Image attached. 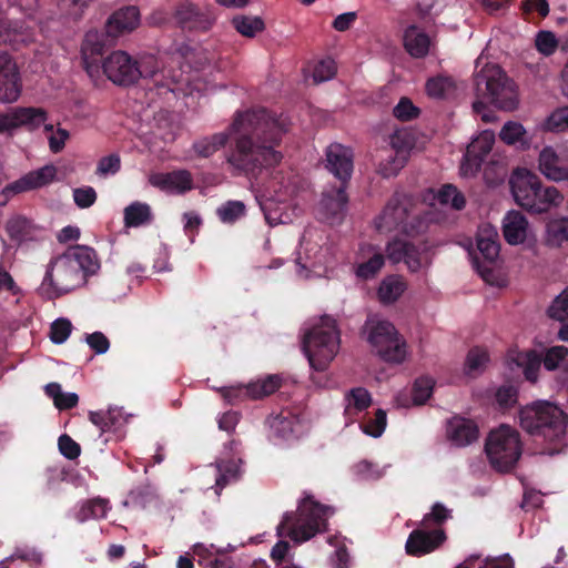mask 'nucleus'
Listing matches in <instances>:
<instances>
[{
	"label": "nucleus",
	"instance_id": "1",
	"mask_svg": "<svg viewBox=\"0 0 568 568\" xmlns=\"http://www.w3.org/2000/svg\"><path fill=\"white\" fill-rule=\"evenodd\" d=\"M290 122L283 114L265 108L237 111L227 132H220L194 141L193 150L201 158H210L224 148L230 135H235L227 163L257 186L277 191L273 180L280 174L276 166L283 154L276 148L288 131Z\"/></svg>",
	"mask_w": 568,
	"mask_h": 568
},
{
	"label": "nucleus",
	"instance_id": "2",
	"mask_svg": "<svg viewBox=\"0 0 568 568\" xmlns=\"http://www.w3.org/2000/svg\"><path fill=\"white\" fill-rule=\"evenodd\" d=\"M100 262L97 252L84 245L69 247L51 260L39 292L48 300H55L83 286L97 273Z\"/></svg>",
	"mask_w": 568,
	"mask_h": 568
},
{
	"label": "nucleus",
	"instance_id": "3",
	"mask_svg": "<svg viewBox=\"0 0 568 568\" xmlns=\"http://www.w3.org/2000/svg\"><path fill=\"white\" fill-rule=\"evenodd\" d=\"M509 185L517 205L532 214L549 212L564 201L557 187L545 186L536 173L525 168H517L511 173Z\"/></svg>",
	"mask_w": 568,
	"mask_h": 568
},
{
	"label": "nucleus",
	"instance_id": "4",
	"mask_svg": "<svg viewBox=\"0 0 568 568\" xmlns=\"http://www.w3.org/2000/svg\"><path fill=\"white\" fill-rule=\"evenodd\" d=\"M329 507L305 494L297 506V511H287L277 526L280 536L286 535L295 542H304L325 531Z\"/></svg>",
	"mask_w": 568,
	"mask_h": 568
},
{
	"label": "nucleus",
	"instance_id": "5",
	"mask_svg": "<svg viewBox=\"0 0 568 568\" xmlns=\"http://www.w3.org/2000/svg\"><path fill=\"white\" fill-rule=\"evenodd\" d=\"M520 427L532 436H540L556 446L564 445L567 416L557 405L539 400L520 409Z\"/></svg>",
	"mask_w": 568,
	"mask_h": 568
},
{
	"label": "nucleus",
	"instance_id": "6",
	"mask_svg": "<svg viewBox=\"0 0 568 568\" xmlns=\"http://www.w3.org/2000/svg\"><path fill=\"white\" fill-rule=\"evenodd\" d=\"M102 71L115 85L130 87L139 79L153 78L160 70L158 59L152 55L134 59L128 52L118 50L102 60Z\"/></svg>",
	"mask_w": 568,
	"mask_h": 568
},
{
	"label": "nucleus",
	"instance_id": "7",
	"mask_svg": "<svg viewBox=\"0 0 568 568\" xmlns=\"http://www.w3.org/2000/svg\"><path fill=\"white\" fill-rule=\"evenodd\" d=\"M302 348L311 367L317 372H324L339 349L336 321L329 316H323L321 322L304 335Z\"/></svg>",
	"mask_w": 568,
	"mask_h": 568
},
{
	"label": "nucleus",
	"instance_id": "8",
	"mask_svg": "<svg viewBox=\"0 0 568 568\" xmlns=\"http://www.w3.org/2000/svg\"><path fill=\"white\" fill-rule=\"evenodd\" d=\"M363 334L366 335L367 342L383 361L395 364L405 361L406 342L390 322L369 316L363 326Z\"/></svg>",
	"mask_w": 568,
	"mask_h": 568
},
{
	"label": "nucleus",
	"instance_id": "9",
	"mask_svg": "<svg viewBox=\"0 0 568 568\" xmlns=\"http://www.w3.org/2000/svg\"><path fill=\"white\" fill-rule=\"evenodd\" d=\"M478 97L487 99L500 110L511 111L517 106L513 81L499 65H487L475 75Z\"/></svg>",
	"mask_w": 568,
	"mask_h": 568
},
{
	"label": "nucleus",
	"instance_id": "10",
	"mask_svg": "<svg viewBox=\"0 0 568 568\" xmlns=\"http://www.w3.org/2000/svg\"><path fill=\"white\" fill-rule=\"evenodd\" d=\"M485 452L490 465L498 471L511 470L523 453V444L517 429L509 425H500L490 430Z\"/></svg>",
	"mask_w": 568,
	"mask_h": 568
},
{
	"label": "nucleus",
	"instance_id": "11",
	"mask_svg": "<svg viewBox=\"0 0 568 568\" xmlns=\"http://www.w3.org/2000/svg\"><path fill=\"white\" fill-rule=\"evenodd\" d=\"M424 220L418 211V204L412 195L395 193L387 202L378 217V229L387 231L418 232Z\"/></svg>",
	"mask_w": 568,
	"mask_h": 568
},
{
	"label": "nucleus",
	"instance_id": "12",
	"mask_svg": "<svg viewBox=\"0 0 568 568\" xmlns=\"http://www.w3.org/2000/svg\"><path fill=\"white\" fill-rule=\"evenodd\" d=\"M387 257L393 263L404 262L410 272H418L432 262L430 246L427 242L417 244L395 239L386 246Z\"/></svg>",
	"mask_w": 568,
	"mask_h": 568
},
{
	"label": "nucleus",
	"instance_id": "13",
	"mask_svg": "<svg viewBox=\"0 0 568 568\" xmlns=\"http://www.w3.org/2000/svg\"><path fill=\"white\" fill-rule=\"evenodd\" d=\"M282 379L277 375H268L263 379L251 382L247 385L224 387L221 389L223 397L231 404L251 398L261 399L275 393L281 387Z\"/></svg>",
	"mask_w": 568,
	"mask_h": 568
},
{
	"label": "nucleus",
	"instance_id": "14",
	"mask_svg": "<svg viewBox=\"0 0 568 568\" xmlns=\"http://www.w3.org/2000/svg\"><path fill=\"white\" fill-rule=\"evenodd\" d=\"M346 187V184H339L323 192L317 207L322 221L329 225H338L344 221L348 207Z\"/></svg>",
	"mask_w": 568,
	"mask_h": 568
},
{
	"label": "nucleus",
	"instance_id": "15",
	"mask_svg": "<svg viewBox=\"0 0 568 568\" xmlns=\"http://www.w3.org/2000/svg\"><path fill=\"white\" fill-rule=\"evenodd\" d=\"M495 143V134L491 131L481 132L467 146L460 164L463 176H474L480 170L485 159L489 155Z\"/></svg>",
	"mask_w": 568,
	"mask_h": 568
},
{
	"label": "nucleus",
	"instance_id": "16",
	"mask_svg": "<svg viewBox=\"0 0 568 568\" xmlns=\"http://www.w3.org/2000/svg\"><path fill=\"white\" fill-rule=\"evenodd\" d=\"M389 144L394 151L387 159V163L381 165V173L385 178L396 175L404 168L409 151L414 146V139L406 130H396L389 136Z\"/></svg>",
	"mask_w": 568,
	"mask_h": 568
},
{
	"label": "nucleus",
	"instance_id": "17",
	"mask_svg": "<svg viewBox=\"0 0 568 568\" xmlns=\"http://www.w3.org/2000/svg\"><path fill=\"white\" fill-rule=\"evenodd\" d=\"M47 120V112L42 108H14L11 112L0 114V132H8L12 129L26 126L34 130Z\"/></svg>",
	"mask_w": 568,
	"mask_h": 568
},
{
	"label": "nucleus",
	"instance_id": "18",
	"mask_svg": "<svg viewBox=\"0 0 568 568\" xmlns=\"http://www.w3.org/2000/svg\"><path fill=\"white\" fill-rule=\"evenodd\" d=\"M445 540L446 534L443 529L426 530L418 528L409 534L405 550L409 556L420 557L439 548Z\"/></svg>",
	"mask_w": 568,
	"mask_h": 568
},
{
	"label": "nucleus",
	"instance_id": "19",
	"mask_svg": "<svg viewBox=\"0 0 568 568\" xmlns=\"http://www.w3.org/2000/svg\"><path fill=\"white\" fill-rule=\"evenodd\" d=\"M21 94L20 75L16 62L0 51V101L14 102Z\"/></svg>",
	"mask_w": 568,
	"mask_h": 568
},
{
	"label": "nucleus",
	"instance_id": "20",
	"mask_svg": "<svg viewBox=\"0 0 568 568\" xmlns=\"http://www.w3.org/2000/svg\"><path fill=\"white\" fill-rule=\"evenodd\" d=\"M326 169L336 176L341 184L348 185L353 173V152L339 143H332L326 149Z\"/></svg>",
	"mask_w": 568,
	"mask_h": 568
},
{
	"label": "nucleus",
	"instance_id": "21",
	"mask_svg": "<svg viewBox=\"0 0 568 568\" xmlns=\"http://www.w3.org/2000/svg\"><path fill=\"white\" fill-rule=\"evenodd\" d=\"M174 17L178 24L189 31H207L214 21L207 11L189 1L176 7Z\"/></svg>",
	"mask_w": 568,
	"mask_h": 568
},
{
	"label": "nucleus",
	"instance_id": "22",
	"mask_svg": "<svg viewBox=\"0 0 568 568\" xmlns=\"http://www.w3.org/2000/svg\"><path fill=\"white\" fill-rule=\"evenodd\" d=\"M540 172L549 180L559 182L568 180V154L557 152L550 146L545 148L538 159Z\"/></svg>",
	"mask_w": 568,
	"mask_h": 568
},
{
	"label": "nucleus",
	"instance_id": "23",
	"mask_svg": "<svg viewBox=\"0 0 568 568\" xmlns=\"http://www.w3.org/2000/svg\"><path fill=\"white\" fill-rule=\"evenodd\" d=\"M140 22V11L135 6H126L114 11L105 22V36L115 39L132 32Z\"/></svg>",
	"mask_w": 568,
	"mask_h": 568
},
{
	"label": "nucleus",
	"instance_id": "24",
	"mask_svg": "<svg viewBox=\"0 0 568 568\" xmlns=\"http://www.w3.org/2000/svg\"><path fill=\"white\" fill-rule=\"evenodd\" d=\"M57 175V169L52 164L44 165L38 170L31 171L26 175L21 176L19 180L9 183L7 187V193H10L12 196L28 192L31 190H36L42 187L54 180Z\"/></svg>",
	"mask_w": 568,
	"mask_h": 568
},
{
	"label": "nucleus",
	"instance_id": "25",
	"mask_svg": "<svg viewBox=\"0 0 568 568\" xmlns=\"http://www.w3.org/2000/svg\"><path fill=\"white\" fill-rule=\"evenodd\" d=\"M57 175V169L52 164L44 165L38 170L31 171L26 175L21 176L19 180L9 183L7 187V193H10L12 196L28 192L31 190H36L42 187L54 180Z\"/></svg>",
	"mask_w": 568,
	"mask_h": 568
},
{
	"label": "nucleus",
	"instance_id": "26",
	"mask_svg": "<svg viewBox=\"0 0 568 568\" xmlns=\"http://www.w3.org/2000/svg\"><path fill=\"white\" fill-rule=\"evenodd\" d=\"M152 186L164 192L183 194L193 187V179L187 170H175L168 173H153L149 178Z\"/></svg>",
	"mask_w": 568,
	"mask_h": 568
},
{
	"label": "nucleus",
	"instance_id": "27",
	"mask_svg": "<svg viewBox=\"0 0 568 568\" xmlns=\"http://www.w3.org/2000/svg\"><path fill=\"white\" fill-rule=\"evenodd\" d=\"M104 34L98 31H89L85 33L81 47V57L84 69L89 74L99 71L101 57L104 53Z\"/></svg>",
	"mask_w": 568,
	"mask_h": 568
},
{
	"label": "nucleus",
	"instance_id": "28",
	"mask_svg": "<svg viewBox=\"0 0 568 568\" xmlns=\"http://www.w3.org/2000/svg\"><path fill=\"white\" fill-rule=\"evenodd\" d=\"M90 422L99 427L102 433H113L121 436L123 427L128 423V416L122 408L111 407L108 410L90 412Z\"/></svg>",
	"mask_w": 568,
	"mask_h": 568
},
{
	"label": "nucleus",
	"instance_id": "29",
	"mask_svg": "<svg viewBox=\"0 0 568 568\" xmlns=\"http://www.w3.org/2000/svg\"><path fill=\"white\" fill-rule=\"evenodd\" d=\"M528 222L518 211H510L504 217L503 233L507 243L516 245L523 243L527 235Z\"/></svg>",
	"mask_w": 568,
	"mask_h": 568
},
{
	"label": "nucleus",
	"instance_id": "30",
	"mask_svg": "<svg viewBox=\"0 0 568 568\" xmlns=\"http://www.w3.org/2000/svg\"><path fill=\"white\" fill-rule=\"evenodd\" d=\"M448 435L456 445L467 446L477 440L479 430L473 420L456 418L449 424Z\"/></svg>",
	"mask_w": 568,
	"mask_h": 568
},
{
	"label": "nucleus",
	"instance_id": "31",
	"mask_svg": "<svg viewBox=\"0 0 568 568\" xmlns=\"http://www.w3.org/2000/svg\"><path fill=\"white\" fill-rule=\"evenodd\" d=\"M429 37L416 26H409L404 32V47L414 58H424L429 51Z\"/></svg>",
	"mask_w": 568,
	"mask_h": 568
},
{
	"label": "nucleus",
	"instance_id": "32",
	"mask_svg": "<svg viewBox=\"0 0 568 568\" xmlns=\"http://www.w3.org/2000/svg\"><path fill=\"white\" fill-rule=\"evenodd\" d=\"M477 248L484 261L493 264L498 258L500 252L498 233L490 227L480 229L477 235Z\"/></svg>",
	"mask_w": 568,
	"mask_h": 568
},
{
	"label": "nucleus",
	"instance_id": "33",
	"mask_svg": "<svg viewBox=\"0 0 568 568\" xmlns=\"http://www.w3.org/2000/svg\"><path fill=\"white\" fill-rule=\"evenodd\" d=\"M126 227H140L153 221L151 206L148 203L135 201L128 205L123 212Z\"/></svg>",
	"mask_w": 568,
	"mask_h": 568
},
{
	"label": "nucleus",
	"instance_id": "34",
	"mask_svg": "<svg viewBox=\"0 0 568 568\" xmlns=\"http://www.w3.org/2000/svg\"><path fill=\"white\" fill-rule=\"evenodd\" d=\"M499 139L508 145H517L521 149H526L529 145L525 128L514 121L504 124L499 132Z\"/></svg>",
	"mask_w": 568,
	"mask_h": 568
},
{
	"label": "nucleus",
	"instance_id": "35",
	"mask_svg": "<svg viewBox=\"0 0 568 568\" xmlns=\"http://www.w3.org/2000/svg\"><path fill=\"white\" fill-rule=\"evenodd\" d=\"M406 290V283L397 276H389L382 281L378 287L381 302L389 304L396 302Z\"/></svg>",
	"mask_w": 568,
	"mask_h": 568
},
{
	"label": "nucleus",
	"instance_id": "36",
	"mask_svg": "<svg viewBox=\"0 0 568 568\" xmlns=\"http://www.w3.org/2000/svg\"><path fill=\"white\" fill-rule=\"evenodd\" d=\"M23 41L24 34L20 21L0 19V43L9 44L16 49L17 45Z\"/></svg>",
	"mask_w": 568,
	"mask_h": 568
},
{
	"label": "nucleus",
	"instance_id": "37",
	"mask_svg": "<svg viewBox=\"0 0 568 568\" xmlns=\"http://www.w3.org/2000/svg\"><path fill=\"white\" fill-rule=\"evenodd\" d=\"M456 85L450 77L437 75L426 82V92L436 99H447L455 92Z\"/></svg>",
	"mask_w": 568,
	"mask_h": 568
},
{
	"label": "nucleus",
	"instance_id": "38",
	"mask_svg": "<svg viewBox=\"0 0 568 568\" xmlns=\"http://www.w3.org/2000/svg\"><path fill=\"white\" fill-rule=\"evenodd\" d=\"M541 363V354L535 349H529L518 354L517 364L519 366H524V375L526 379L531 383L537 382Z\"/></svg>",
	"mask_w": 568,
	"mask_h": 568
},
{
	"label": "nucleus",
	"instance_id": "39",
	"mask_svg": "<svg viewBox=\"0 0 568 568\" xmlns=\"http://www.w3.org/2000/svg\"><path fill=\"white\" fill-rule=\"evenodd\" d=\"M219 475L215 480L216 493L220 494L231 481H235L240 476V466L233 459L221 460L216 464Z\"/></svg>",
	"mask_w": 568,
	"mask_h": 568
},
{
	"label": "nucleus",
	"instance_id": "40",
	"mask_svg": "<svg viewBox=\"0 0 568 568\" xmlns=\"http://www.w3.org/2000/svg\"><path fill=\"white\" fill-rule=\"evenodd\" d=\"M108 501L102 498H93L82 505L77 513L79 521H87L89 519H100L106 516Z\"/></svg>",
	"mask_w": 568,
	"mask_h": 568
},
{
	"label": "nucleus",
	"instance_id": "41",
	"mask_svg": "<svg viewBox=\"0 0 568 568\" xmlns=\"http://www.w3.org/2000/svg\"><path fill=\"white\" fill-rule=\"evenodd\" d=\"M234 29L244 37L252 38L264 29V22L258 17L236 16L232 20Z\"/></svg>",
	"mask_w": 568,
	"mask_h": 568
},
{
	"label": "nucleus",
	"instance_id": "42",
	"mask_svg": "<svg viewBox=\"0 0 568 568\" xmlns=\"http://www.w3.org/2000/svg\"><path fill=\"white\" fill-rule=\"evenodd\" d=\"M246 207L241 201H227L216 210L219 219L226 224H233L245 215Z\"/></svg>",
	"mask_w": 568,
	"mask_h": 568
},
{
	"label": "nucleus",
	"instance_id": "43",
	"mask_svg": "<svg viewBox=\"0 0 568 568\" xmlns=\"http://www.w3.org/2000/svg\"><path fill=\"white\" fill-rule=\"evenodd\" d=\"M32 229V223L24 216L17 215L11 217L6 225V230L12 240H24L27 239Z\"/></svg>",
	"mask_w": 568,
	"mask_h": 568
},
{
	"label": "nucleus",
	"instance_id": "44",
	"mask_svg": "<svg viewBox=\"0 0 568 568\" xmlns=\"http://www.w3.org/2000/svg\"><path fill=\"white\" fill-rule=\"evenodd\" d=\"M437 200L440 204H449L455 210H462L466 204V200L463 193L452 184L442 186V189L438 191Z\"/></svg>",
	"mask_w": 568,
	"mask_h": 568
},
{
	"label": "nucleus",
	"instance_id": "45",
	"mask_svg": "<svg viewBox=\"0 0 568 568\" xmlns=\"http://www.w3.org/2000/svg\"><path fill=\"white\" fill-rule=\"evenodd\" d=\"M384 263V255L382 253H375L371 258L357 265L356 275L363 280H371L378 274Z\"/></svg>",
	"mask_w": 568,
	"mask_h": 568
},
{
	"label": "nucleus",
	"instance_id": "46",
	"mask_svg": "<svg viewBox=\"0 0 568 568\" xmlns=\"http://www.w3.org/2000/svg\"><path fill=\"white\" fill-rule=\"evenodd\" d=\"M506 175L507 168L501 161L490 160L484 168V180L489 186L499 185Z\"/></svg>",
	"mask_w": 568,
	"mask_h": 568
},
{
	"label": "nucleus",
	"instance_id": "47",
	"mask_svg": "<svg viewBox=\"0 0 568 568\" xmlns=\"http://www.w3.org/2000/svg\"><path fill=\"white\" fill-rule=\"evenodd\" d=\"M346 400L348 402L346 410L354 408L356 412H363L371 406L372 396L366 388L355 387L346 394Z\"/></svg>",
	"mask_w": 568,
	"mask_h": 568
},
{
	"label": "nucleus",
	"instance_id": "48",
	"mask_svg": "<svg viewBox=\"0 0 568 568\" xmlns=\"http://www.w3.org/2000/svg\"><path fill=\"white\" fill-rule=\"evenodd\" d=\"M489 359L488 352L479 346L469 349L466 357V372L473 374L480 371Z\"/></svg>",
	"mask_w": 568,
	"mask_h": 568
},
{
	"label": "nucleus",
	"instance_id": "49",
	"mask_svg": "<svg viewBox=\"0 0 568 568\" xmlns=\"http://www.w3.org/2000/svg\"><path fill=\"white\" fill-rule=\"evenodd\" d=\"M419 109L414 105L409 98L403 97L393 109V115L403 122L412 121L419 115Z\"/></svg>",
	"mask_w": 568,
	"mask_h": 568
},
{
	"label": "nucleus",
	"instance_id": "50",
	"mask_svg": "<svg viewBox=\"0 0 568 568\" xmlns=\"http://www.w3.org/2000/svg\"><path fill=\"white\" fill-rule=\"evenodd\" d=\"M548 315L559 322L568 318V286L552 301Z\"/></svg>",
	"mask_w": 568,
	"mask_h": 568
},
{
	"label": "nucleus",
	"instance_id": "51",
	"mask_svg": "<svg viewBox=\"0 0 568 568\" xmlns=\"http://www.w3.org/2000/svg\"><path fill=\"white\" fill-rule=\"evenodd\" d=\"M434 381L429 377H419L413 386V400L417 405H423L433 393Z\"/></svg>",
	"mask_w": 568,
	"mask_h": 568
},
{
	"label": "nucleus",
	"instance_id": "52",
	"mask_svg": "<svg viewBox=\"0 0 568 568\" xmlns=\"http://www.w3.org/2000/svg\"><path fill=\"white\" fill-rule=\"evenodd\" d=\"M567 355L568 348L566 346H552L546 351L544 356L541 355V361L547 371H555Z\"/></svg>",
	"mask_w": 568,
	"mask_h": 568
},
{
	"label": "nucleus",
	"instance_id": "53",
	"mask_svg": "<svg viewBox=\"0 0 568 568\" xmlns=\"http://www.w3.org/2000/svg\"><path fill=\"white\" fill-rule=\"evenodd\" d=\"M386 424V412L379 408L376 410L374 418H369L362 425V429L369 436L379 437L384 433Z\"/></svg>",
	"mask_w": 568,
	"mask_h": 568
},
{
	"label": "nucleus",
	"instance_id": "54",
	"mask_svg": "<svg viewBox=\"0 0 568 568\" xmlns=\"http://www.w3.org/2000/svg\"><path fill=\"white\" fill-rule=\"evenodd\" d=\"M71 331L72 324L68 318H58L51 324L50 339L54 344H62L68 339Z\"/></svg>",
	"mask_w": 568,
	"mask_h": 568
},
{
	"label": "nucleus",
	"instance_id": "55",
	"mask_svg": "<svg viewBox=\"0 0 568 568\" xmlns=\"http://www.w3.org/2000/svg\"><path fill=\"white\" fill-rule=\"evenodd\" d=\"M536 49L544 55H551L557 47L558 41L551 31H539L535 39Z\"/></svg>",
	"mask_w": 568,
	"mask_h": 568
},
{
	"label": "nucleus",
	"instance_id": "56",
	"mask_svg": "<svg viewBox=\"0 0 568 568\" xmlns=\"http://www.w3.org/2000/svg\"><path fill=\"white\" fill-rule=\"evenodd\" d=\"M450 517V510L447 509L443 504L435 503L432 507V511L426 514L422 520L424 527H428L430 524L436 526L443 525Z\"/></svg>",
	"mask_w": 568,
	"mask_h": 568
},
{
	"label": "nucleus",
	"instance_id": "57",
	"mask_svg": "<svg viewBox=\"0 0 568 568\" xmlns=\"http://www.w3.org/2000/svg\"><path fill=\"white\" fill-rule=\"evenodd\" d=\"M121 169V159L116 153L103 156L99 160L95 174L105 176L108 174H115Z\"/></svg>",
	"mask_w": 568,
	"mask_h": 568
},
{
	"label": "nucleus",
	"instance_id": "58",
	"mask_svg": "<svg viewBox=\"0 0 568 568\" xmlns=\"http://www.w3.org/2000/svg\"><path fill=\"white\" fill-rule=\"evenodd\" d=\"M547 128L556 132L568 130V105L558 108L549 115Z\"/></svg>",
	"mask_w": 568,
	"mask_h": 568
},
{
	"label": "nucleus",
	"instance_id": "59",
	"mask_svg": "<svg viewBox=\"0 0 568 568\" xmlns=\"http://www.w3.org/2000/svg\"><path fill=\"white\" fill-rule=\"evenodd\" d=\"M60 453L68 459H77L81 454V446L68 434H63L58 439Z\"/></svg>",
	"mask_w": 568,
	"mask_h": 568
},
{
	"label": "nucleus",
	"instance_id": "60",
	"mask_svg": "<svg viewBox=\"0 0 568 568\" xmlns=\"http://www.w3.org/2000/svg\"><path fill=\"white\" fill-rule=\"evenodd\" d=\"M97 192L92 186H83L73 190L74 203L80 209H88L97 201Z\"/></svg>",
	"mask_w": 568,
	"mask_h": 568
},
{
	"label": "nucleus",
	"instance_id": "61",
	"mask_svg": "<svg viewBox=\"0 0 568 568\" xmlns=\"http://www.w3.org/2000/svg\"><path fill=\"white\" fill-rule=\"evenodd\" d=\"M336 73V65L332 59L321 60L314 68V81L323 82L332 79Z\"/></svg>",
	"mask_w": 568,
	"mask_h": 568
},
{
	"label": "nucleus",
	"instance_id": "62",
	"mask_svg": "<svg viewBox=\"0 0 568 568\" xmlns=\"http://www.w3.org/2000/svg\"><path fill=\"white\" fill-rule=\"evenodd\" d=\"M85 342L95 354H104L110 348V341L102 332L87 334Z\"/></svg>",
	"mask_w": 568,
	"mask_h": 568
},
{
	"label": "nucleus",
	"instance_id": "63",
	"mask_svg": "<svg viewBox=\"0 0 568 568\" xmlns=\"http://www.w3.org/2000/svg\"><path fill=\"white\" fill-rule=\"evenodd\" d=\"M549 233L558 241L568 240V216L552 220L548 224Z\"/></svg>",
	"mask_w": 568,
	"mask_h": 568
},
{
	"label": "nucleus",
	"instance_id": "64",
	"mask_svg": "<svg viewBox=\"0 0 568 568\" xmlns=\"http://www.w3.org/2000/svg\"><path fill=\"white\" fill-rule=\"evenodd\" d=\"M496 400L503 408H508L517 402V390L511 386H501L496 392Z\"/></svg>",
	"mask_w": 568,
	"mask_h": 568
}]
</instances>
